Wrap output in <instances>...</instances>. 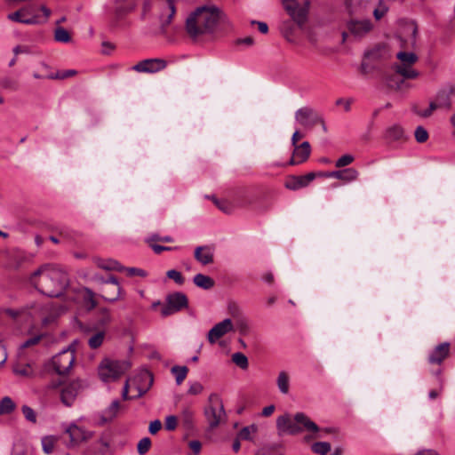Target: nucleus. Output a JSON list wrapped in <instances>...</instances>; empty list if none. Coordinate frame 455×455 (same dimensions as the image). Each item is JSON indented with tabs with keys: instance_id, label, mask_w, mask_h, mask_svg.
I'll return each instance as SVG.
<instances>
[{
	"instance_id": "f257e3e1",
	"label": "nucleus",
	"mask_w": 455,
	"mask_h": 455,
	"mask_svg": "<svg viewBox=\"0 0 455 455\" xmlns=\"http://www.w3.org/2000/svg\"><path fill=\"white\" fill-rule=\"evenodd\" d=\"M220 24L229 25L226 14L216 5L205 4L197 7L186 20V31L196 39L204 35H213Z\"/></svg>"
},
{
	"instance_id": "f03ea898",
	"label": "nucleus",
	"mask_w": 455,
	"mask_h": 455,
	"mask_svg": "<svg viewBox=\"0 0 455 455\" xmlns=\"http://www.w3.org/2000/svg\"><path fill=\"white\" fill-rule=\"evenodd\" d=\"M31 284L48 297H59L68 285L67 273L59 267L44 265L30 276Z\"/></svg>"
},
{
	"instance_id": "7ed1b4c3",
	"label": "nucleus",
	"mask_w": 455,
	"mask_h": 455,
	"mask_svg": "<svg viewBox=\"0 0 455 455\" xmlns=\"http://www.w3.org/2000/svg\"><path fill=\"white\" fill-rule=\"evenodd\" d=\"M276 428L279 435L284 434L295 435L307 431L310 433L306 440L322 437L320 428L305 413L298 412L294 415L293 420L289 414H283L276 419Z\"/></svg>"
},
{
	"instance_id": "20e7f679",
	"label": "nucleus",
	"mask_w": 455,
	"mask_h": 455,
	"mask_svg": "<svg viewBox=\"0 0 455 455\" xmlns=\"http://www.w3.org/2000/svg\"><path fill=\"white\" fill-rule=\"evenodd\" d=\"M204 414L209 427L213 429L226 421L227 414L224 409L223 402L220 395L212 393L208 397V403L204 410Z\"/></svg>"
},
{
	"instance_id": "39448f33",
	"label": "nucleus",
	"mask_w": 455,
	"mask_h": 455,
	"mask_svg": "<svg viewBox=\"0 0 455 455\" xmlns=\"http://www.w3.org/2000/svg\"><path fill=\"white\" fill-rule=\"evenodd\" d=\"M130 367L131 364L126 360L115 361L105 359L99 367V375L104 382L114 381L125 373Z\"/></svg>"
},
{
	"instance_id": "423d86ee",
	"label": "nucleus",
	"mask_w": 455,
	"mask_h": 455,
	"mask_svg": "<svg viewBox=\"0 0 455 455\" xmlns=\"http://www.w3.org/2000/svg\"><path fill=\"white\" fill-rule=\"evenodd\" d=\"M283 4L299 27H302L306 23L309 0H283Z\"/></svg>"
},
{
	"instance_id": "0eeeda50",
	"label": "nucleus",
	"mask_w": 455,
	"mask_h": 455,
	"mask_svg": "<svg viewBox=\"0 0 455 455\" xmlns=\"http://www.w3.org/2000/svg\"><path fill=\"white\" fill-rule=\"evenodd\" d=\"M75 352L70 347L63 349L54 355L52 359V364L59 375H64L69 371L75 362Z\"/></svg>"
},
{
	"instance_id": "6e6552de",
	"label": "nucleus",
	"mask_w": 455,
	"mask_h": 455,
	"mask_svg": "<svg viewBox=\"0 0 455 455\" xmlns=\"http://www.w3.org/2000/svg\"><path fill=\"white\" fill-rule=\"evenodd\" d=\"M178 0H157L158 18L163 30L172 22Z\"/></svg>"
},
{
	"instance_id": "1a4fd4ad",
	"label": "nucleus",
	"mask_w": 455,
	"mask_h": 455,
	"mask_svg": "<svg viewBox=\"0 0 455 455\" xmlns=\"http://www.w3.org/2000/svg\"><path fill=\"white\" fill-rule=\"evenodd\" d=\"M85 387V384L81 379H76L64 384L60 388V401L67 406L70 407L75 403L79 393Z\"/></svg>"
},
{
	"instance_id": "9d476101",
	"label": "nucleus",
	"mask_w": 455,
	"mask_h": 455,
	"mask_svg": "<svg viewBox=\"0 0 455 455\" xmlns=\"http://www.w3.org/2000/svg\"><path fill=\"white\" fill-rule=\"evenodd\" d=\"M188 307V298L182 292H174L166 297V304L161 309L163 316H168Z\"/></svg>"
},
{
	"instance_id": "9b49d317",
	"label": "nucleus",
	"mask_w": 455,
	"mask_h": 455,
	"mask_svg": "<svg viewBox=\"0 0 455 455\" xmlns=\"http://www.w3.org/2000/svg\"><path fill=\"white\" fill-rule=\"evenodd\" d=\"M296 121L304 127H313L322 122V116L309 107H303L295 112Z\"/></svg>"
},
{
	"instance_id": "f8f14e48",
	"label": "nucleus",
	"mask_w": 455,
	"mask_h": 455,
	"mask_svg": "<svg viewBox=\"0 0 455 455\" xmlns=\"http://www.w3.org/2000/svg\"><path fill=\"white\" fill-rule=\"evenodd\" d=\"M65 433L68 435L70 445L73 446L86 442L93 436V432L88 431L76 423H70L66 427Z\"/></svg>"
},
{
	"instance_id": "ddd939ff",
	"label": "nucleus",
	"mask_w": 455,
	"mask_h": 455,
	"mask_svg": "<svg viewBox=\"0 0 455 455\" xmlns=\"http://www.w3.org/2000/svg\"><path fill=\"white\" fill-rule=\"evenodd\" d=\"M231 331H234V324L231 319L226 318L209 331L207 339L211 344H215L219 339Z\"/></svg>"
},
{
	"instance_id": "4468645a",
	"label": "nucleus",
	"mask_w": 455,
	"mask_h": 455,
	"mask_svg": "<svg viewBox=\"0 0 455 455\" xmlns=\"http://www.w3.org/2000/svg\"><path fill=\"white\" fill-rule=\"evenodd\" d=\"M373 25L370 20H351L347 22L349 33L355 38H363L371 31Z\"/></svg>"
},
{
	"instance_id": "2eb2a0df",
	"label": "nucleus",
	"mask_w": 455,
	"mask_h": 455,
	"mask_svg": "<svg viewBox=\"0 0 455 455\" xmlns=\"http://www.w3.org/2000/svg\"><path fill=\"white\" fill-rule=\"evenodd\" d=\"M318 175L324 178L337 179L348 183L356 180L358 179L359 172L355 168H347L339 171L319 172Z\"/></svg>"
},
{
	"instance_id": "dca6fc26",
	"label": "nucleus",
	"mask_w": 455,
	"mask_h": 455,
	"mask_svg": "<svg viewBox=\"0 0 455 455\" xmlns=\"http://www.w3.org/2000/svg\"><path fill=\"white\" fill-rule=\"evenodd\" d=\"M165 67L166 61L163 59H148L136 64L133 68L138 72L156 73Z\"/></svg>"
},
{
	"instance_id": "f3484780",
	"label": "nucleus",
	"mask_w": 455,
	"mask_h": 455,
	"mask_svg": "<svg viewBox=\"0 0 455 455\" xmlns=\"http://www.w3.org/2000/svg\"><path fill=\"white\" fill-rule=\"evenodd\" d=\"M311 153V147L308 141H304L300 145L294 148L292 156L291 157L288 164L296 165L306 162Z\"/></svg>"
},
{
	"instance_id": "a211bd4d",
	"label": "nucleus",
	"mask_w": 455,
	"mask_h": 455,
	"mask_svg": "<svg viewBox=\"0 0 455 455\" xmlns=\"http://www.w3.org/2000/svg\"><path fill=\"white\" fill-rule=\"evenodd\" d=\"M195 259L202 265H209L213 262L214 251L210 246H197L194 252Z\"/></svg>"
},
{
	"instance_id": "6ab92c4d",
	"label": "nucleus",
	"mask_w": 455,
	"mask_h": 455,
	"mask_svg": "<svg viewBox=\"0 0 455 455\" xmlns=\"http://www.w3.org/2000/svg\"><path fill=\"white\" fill-rule=\"evenodd\" d=\"M450 343L443 342L435 347L428 357L430 363L440 364L449 355Z\"/></svg>"
},
{
	"instance_id": "aec40b11",
	"label": "nucleus",
	"mask_w": 455,
	"mask_h": 455,
	"mask_svg": "<svg viewBox=\"0 0 455 455\" xmlns=\"http://www.w3.org/2000/svg\"><path fill=\"white\" fill-rule=\"evenodd\" d=\"M121 409V404L118 400H114L108 407L103 410L100 413V424H105L115 419Z\"/></svg>"
},
{
	"instance_id": "412c9836",
	"label": "nucleus",
	"mask_w": 455,
	"mask_h": 455,
	"mask_svg": "<svg viewBox=\"0 0 455 455\" xmlns=\"http://www.w3.org/2000/svg\"><path fill=\"white\" fill-rule=\"evenodd\" d=\"M451 92H440L437 93L435 100L431 102L432 109H445L449 110L451 108Z\"/></svg>"
},
{
	"instance_id": "4be33fe9",
	"label": "nucleus",
	"mask_w": 455,
	"mask_h": 455,
	"mask_svg": "<svg viewBox=\"0 0 455 455\" xmlns=\"http://www.w3.org/2000/svg\"><path fill=\"white\" fill-rule=\"evenodd\" d=\"M371 3V0H345L346 9L350 14L361 13Z\"/></svg>"
},
{
	"instance_id": "5701e85b",
	"label": "nucleus",
	"mask_w": 455,
	"mask_h": 455,
	"mask_svg": "<svg viewBox=\"0 0 455 455\" xmlns=\"http://www.w3.org/2000/svg\"><path fill=\"white\" fill-rule=\"evenodd\" d=\"M94 262L98 267L104 269V270H108V271L115 270V271L122 272L124 269V266H122L117 260L113 259H104L98 258V259H94Z\"/></svg>"
},
{
	"instance_id": "b1692460",
	"label": "nucleus",
	"mask_w": 455,
	"mask_h": 455,
	"mask_svg": "<svg viewBox=\"0 0 455 455\" xmlns=\"http://www.w3.org/2000/svg\"><path fill=\"white\" fill-rule=\"evenodd\" d=\"M102 299L108 302H116L123 299V289L118 287L114 289L111 286H104L101 288Z\"/></svg>"
},
{
	"instance_id": "393cba45",
	"label": "nucleus",
	"mask_w": 455,
	"mask_h": 455,
	"mask_svg": "<svg viewBox=\"0 0 455 455\" xmlns=\"http://www.w3.org/2000/svg\"><path fill=\"white\" fill-rule=\"evenodd\" d=\"M413 64L399 63L395 66V72L404 79L418 77L419 73L411 68Z\"/></svg>"
},
{
	"instance_id": "a878e982",
	"label": "nucleus",
	"mask_w": 455,
	"mask_h": 455,
	"mask_svg": "<svg viewBox=\"0 0 455 455\" xmlns=\"http://www.w3.org/2000/svg\"><path fill=\"white\" fill-rule=\"evenodd\" d=\"M193 282L196 286L204 290H210L215 284V282L212 277L204 274H196L193 278Z\"/></svg>"
},
{
	"instance_id": "bb28decb",
	"label": "nucleus",
	"mask_w": 455,
	"mask_h": 455,
	"mask_svg": "<svg viewBox=\"0 0 455 455\" xmlns=\"http://www.w3.org/2000/svg\"><path fill=\"white\" fill-rule=\"evenodd\" d=\"M276 384L282 394L286 395L289 393L290 376L285 371H282L278 373Z\"/></svg>"
},
{
	"instance_id": "cd10ccee",
	"label": "nucleus",
	"mask_w": 455,
	"mask_h": 455,
	"mask_svg": "<svg viewBox=\"0 0 455 455\" xmlns=\"http://www.w3.org/2000/svg\"><path fill=\"white\" fill-rule=\"evenodd\" d=\"M106 332L105 331H97L92 333L88 339V345L92 349H96L100 347L105 339Z\"/></svg>"
},
{
	"instance_id": "c85d7f7f",
	"label": "nucleus",
	"mask_w": 455,
	"mask_h": 455,
	"mask_svg": "<svg viewBox=\"0 0 455 455\" xmlns=\"http://www.w3.org/2000/svg\"><path fill=\"white\" fill-rule=\"evenodd\" d=\"M258 432V427L255 424L243 427L238 433L237 438L241 440L252 441L253 436Z\"/></svg>"
},
{
	"instance_id": "c756f323",
	"label": "nucleus",
	"mask_w": 455,
	"mask_h": 455,
	"mask_svg": "<svg viewBox=\"0 0 455 455\" xmlns=\"http://www.w3.org/2000/svg\"><path fill=\"white\" fill-rule=\"evenodd\" d=\"M285 187L290 190H298L307 185L302 176H291L285 182Z\"/></svg>"
},
{
	"instance_id": "7c9ffc66",
	"label": "nucleus",
	"mask_w": 455,
	"mask_h": 455,
	"mask_svg": "<svg viewBox=\"0 0 455 455\" xmlns=\"http://www.w3.org/2000/svg\"><path fill=\"white\" fill-rule=\"evenodd\" d=\"M171 372L175 376L177 385H180L187 378L188 368L187 366L175 365L171 369Z\"/></svg>"
},
{
	"instance_id": "2f4dec72",
	"label": "nucleus",
	"mask_w": 455,
	"mask_h": 455,
	"mask_svg": "<svg viewBox=\"0 0 455 455\" xmlns=\"http://www.w3.org/2000/svg\"><path fill=\"white\" fill-rule=\"evenodd\" d=\"M404 135L403 129L397 124L392 125L386 132V136L388 140H401Z\"/></svg>"
},
{
	"instance_id": "473e14b6",
	"label": "nucleus",
	"mask_w": 455,
	"mask_h": 455,
	"mask_svg": "<svg viewBox=\"0 0 455 455\" xmlns=\"http://www.w3.org/2000/svg\"><path fill=\"white\" fill-rule=\"evenodd\" d=\"M387 84L389 88L399 91L403 88L404 82L396 72L387 78Z\"/></svg>"
},
{
	"instance_id": "72a5a7b5",
	"label": "nucleus",
	"mask_w": 455,
	"mask_h": 455,
	"mask_svg": "<svg viewBox=\"0 0 455 455\" xmlns=\"http://www.w3.org/2000/svg\"><path fill=\"white\" fill-rule=\"evenodd\" d=\"M58 442V437L54 435H47L42 438V447L43 451L46 454H50L53 451L54 446Z\"/></svg>"
},
{
	"instance_id": "f704fd0d",
	"label": "nucleus",
	"mask_w": 455,
	"mask_h": 455,
	"mask_svg": "<svg viewBox=\"0 0 455 455\" xmlns=\"http://www.w3.org/2000/svg\"><path fill=\"white\" fill-rule=\"evenodd\" d=\"M15 409V403L9 396H4L0 401V415L9 414Z\"/></svg>"
},
{
	"instance_id": "c9c22d12",
	"label": "nucleus",
	"mask_w": 455,
	"mask_h": 455,
	"mask_svg": "<svg viewBox=\"0 0 455 455\" xmlns=\"http://www.w3.org/2000/svg\"><path fill=\"white\" fill-rule=\"evenodd\" d=\"M54 39L60 43H69L71 41V36L64 28L58 26L54 29Z\"/></svg>"
},
{
	"instance_id": "e433bc0d",
	"label": "nucleus",
	"mask_w": 455,
	"mask_h": 455,
	"mask_svg": "<svg viewBox=\"0 0 455 455\" xmlns=\"http://www.w3.org/2000/svg\"><path fill=\"white\" fill-rule=\"evenodd\" d=\"M98 323L100 326H105L112 322V315L110 310L107 307H101L98 313Z\"/></svg>"
},
{
	"instance_id": "4c0bfd02",
	"label": "nucleus",
	"mask_w": 455,
	"mask_h": 455,
	"mask_svg": "<svg viewBox=\"0 0 455 455\" xmlns=\"http://www.w3.org/2000/svg\"><path fill=\"white\" fill-rule=\"evenodd\" d=\"M8 19L24 24H33L36 22L35 18H24V12L22 11H17L12 13H10L8 15Z\"/></svg>"
},
{
	"instance_id": "58836bf2",
	"label": "nucleus",
	"mask_w": 455,
	"mask_h": 455,
	"mask_svg": "<svg viewBox=\"0 0 455 455\" xmlns=\"http://www.w3.org/2000/svg\"><path fill=\"white\" fill-rule=\"evenodd\" d=\"M232 362L243 370H246L249 366L248 358L241 352L232 355Z\"/></svg>"
},
{
	"instance_id": "ea45409f",
	"label": "nucleus",
	"mask_w": 455,
	"mask_h": 455,
	"mask_svg": "<svg viewBox=\"0 0 455 455\" xmlns=\"http://www.w3.org/2000/svg\"><path fill=\"white\" fill-rule=\"evenodd\" d=\"M181 420L185 428L191 429L194 426V412L189 409H184L181 412Z\"/></svg>"
},
{
	"instance_id": "a19ab883",
	"label": "nucleus",
	"mask_w": 455,
	"mask_h": 455,
	"mask_svg": "<svg viewBox=\"0 0 455 455\" xmlns=\"http://www.w3.org/2000/svg\"><path fill=\"white\" fill-rule=\"evenodd\" d=\"M311 449L315 454L326 455L331 451V444L327 442H317L311 446Z\"/></svg>"
},
{
	"instance_id": "79ce46f5",
	"label": "nucleus",
	"mask_w": 455,
	"mask_h": 455,
	"mask_svg": "<svg viewBox=\"0 0 455 455\" xmlns=\"http://www.w3.org/2000/svg\"><path fill=\"white\" fill-rule=\"evenodd\" d=\"M397 59L400 60V63H405V64H414L418 57L413 52H400L396 54Z\"/></svg>"
},
{
	"instance_id": "37998d69",
	"label": "nucleus",
	"mask_w": 455,
	"mask_h": 455,
	"mask_svg": "<svg viewBox=\"0 0 455 455\" xmlns=\"http://www.w3.org/2000/svg\"><path fill=\"white\" fill-rule=\"evenodd\" d=\"M84 291V300L86 302L88 310H92L97 307V302L95 300L96 294L89 288H85Z\"/></svg>"
},
{
	"instance_id": "c03bdc74",
	"label": "nucleus",
	"mask_w": 455,
	"mask_h": 455,
	"mask_svg": "<svg viewBox=\"0 0 455 455\" xmlns=\"http://www.w3.org/2000/svg\"><path fill=\"white\" fill-rule=\"evenodd\" d=\"M204 387L202 383L199 381H192L189 382V387L188 389V394L191 395H197L203 393Z\"/></svg>"
},
{
	"instance_id": "a18cd8bd",
	"label": "nucleus",
	"mask_w": 455,
	"mask_h": 455,
	"mask_svg": "<svg viewBox=\"0 0 455 455\" xmlns=\"http://www.w3.org/2000/svg\"><path fill=\"white\" fill-rule=\"evenodd\" d=\"M151 446V441L148 437H144L140 440L137 450L139 454L144 455L147 453Z\"/></svg>"
},
{
	"instance_id": "49530a36",
	"label": "nucleus",
	"mask_w": 455,
	"mask_h": 455,
	"mask_svg": "<svg viewBox=\"0 0 455 455\" xmlns=\"http://www.w3.org/2000/svg\"><path fill=\"white\" fill-rule=\"evenodd\" d=\"M355 160V157L352 155L347 154L340 156L335 163V166L337 168H342L351 164Z\"/></svg>"
},
{
	"instance_id": "de8ad7c7",
	"label": "nucleus",
	"mask_w": 455,
	"mask_h": 455,
	"mask_svg": "<svg viewBox=\"0 0 455 455\" xmlns=\"http://www.w3.org/2000/svg\"><path fill=\"white\" fill-rule=\"evenodd\" d=\"M21 411H22V413L27 420H28L32 423L36 422V414L31 407H29L28 405H23L21 408Z\"/></svg>"
},
{
	"instance_id": "09e8293b",
	"label": "nucleus",
	"mask_w": 455,
	"mask_h": 455,
	"mask_svg": "<svg viewBox=\"0 0 455 455\" xmlns=\"http://www.w3.org/2000/svg\"><path fill=\"white\" fill-rule=\"evenodd\" d=\"M415 139L418 142L423 143L427 140L428 133L425 128L422 126H418L414 132Z\"/></svg>"
},
{
	"instance_id": "8fccbe9b",
	"label": "nucleus",
	"mask_w": 455,
	"mask_h": 455,
	"mask_svg": "<svg viewBox=\"0 0 455 455\" xmlns=\"http://www.w3.org/2000/svg\"><path fill=\"white\" fill-rule=\"evenodd\" d=\"M166 275L168 278L172 279L176 283H178L180 285L183 284L185 282V279L182 276V275L180 274V272H179L175 269L168 270L166 273Z\"/></svg>"
},
{
	"instance_id": "3c124183",
	"label": "nucleus",
	"mask_w": 455,
	"mask_h": 455,
	"mask_svg": "<svg viewBox=\"0 0 455 455\" xmlns=\"http://www.w3.org/2000/svg\"><path fill=\"white\" fill-rule=\"evenodd\" d=\"M123 271L126 272V275L128 276H140L145 277L147 276V272L141 268L138 267H124Z\"/></svg>"
},
{
	"instance_id": "603ef678",
	"label": "nucleus",
	"mask_w": 455,
	"mask_h": 455,
	"mask_svg": "<svg viewBox=\"0 0 455 455\" xmlns=\"http://www.w3.org/2000/svg\"><path fill=\"white\" fill-rule=\"evenodd\" d=\"M178 419L174 415H169L165 418L164 427L168 431H173L177 427Z\"/></svg>"
},
{
	"instance_id": "864d4df0",
	"label": "nucleus",
	"mask_w": 455,
	"mask_h": 455,
	"mask_svg": "<svg viewBox=\"0 0 455 455\" xmlns=\"http://www.w3.org/2000/svg\"><path fill=\"white\" fill-rule=\"evenodd\" d=\"M0 85L4 88V89H9V90H17V83L9 78V77H4L3 79H1L0 81Z\"/></svg>"
},
{
	"instance_id": "5fc2aeb1",
	"label": "nucleus",
	"mask_w": 455,
	"mask_h": 455,
	"mask_svg": "<svg viewBox=\"0 0 455 455\" xmlns=\"http://www.w3.org/2000/svg\"><path fill=\"white\" fill-rule=\"evenodd\" d=\"M214 204L217 207L224 212L229 213L231 212V206L226 201H220L216 198H213Z\"/></svg>"
},
{
	"instance_id": "6e6d98bb",
	"label": "nucleus",
	"mask_w": 455,
	"mask_h": 455,
	"mask_svg": "<svg viewBox=\"0 0 455 455\" xmlns=\"http://www.w3.org/2000/svg\"><path fill=\"white\" fill-rule=\"evenodd\" d=\"M43 335H36L28 339H27L24 343L21 344V348H26L34 345H36L42 339Z\"/></svg>"
},
{
	"instance_id": "4d7b16f0",
	"label": "nucleus",
	"mask_w": 455,
	"mask_h": 455,
	"mask_svg": "<svg viewBox=\"0 0 455 455\" xmlns=\"http://www.w3.org/2000/svg\"><path fill=\"white\" fill-rule=\"evenodd\" d=\"M162 427V422L156 419L150 422L148 431L151 435H156Z\"/></svg>"
},
{
	"instance_id": "13d9d810",
	"label": "nucleus",
	"mask_w": 455,
	"mask_h": 455,
	"mask_svg": "<svg viewBox=\"0 0 455 455\" xmlns=\"http://www.w3.org/2000/svg\"><path fill=\"white\" fill-rule=\"evenodd\" d=\"M134 381H135V379H133V380L127 379L125 381L124 388H123V392H122V396L124 400L129 399L128 393H129L130 388L134 386Z\"/></svg>"
},
{
	"instance_id": "bf43d9fd",
	"label": "nucleus",
	"mask_w": 455,
	"mask_h": 455,
	"mask_svg": "<svg viewBox=\"0 0 455 455\" xmlns=\"http://www.w3.org/2000/svg\"><path fill=\"white\" fill-rule=\"evenodd\" d=\"M106 286H111L113 287L114 289H117L118 287H121L117 278L114 275H110L107 280H106Z\"/></svg>"
},
{
	"instance_id": "052dcab7",
	"label": "nucleus",
	"mask_w": 455,
	"mask_h": 455,
	"mask_svg": "<svg viewBox=\"0 0 455 455\" xmlns=\"http://www.w3.org/2000/svg\"><path fill=\"white\" fill-rule=\"evenodd\" d=\"M351 103H352V100L348 99V100H344V99H339L337 100L336 101V104L337 105H342V107H344V109L346 112H348L351 108Z\"/></svg>"
},
{
	"instance_id": "680f3d73",
	"label": "nucleus",
	"mask_w": 455,
	"mask_h": 455,
	"mask_svg": "<svg viewBox=\"0 0 455 455\" xmlns=\"http://www.w3.org/2000/svg\"><path fill=\"white\" fill-rule=\"evenodd\" d=\"M151 249L154 251L155 253L160 254L161 252H163L164 251H172L175 248L168 247V246H162V245H158V244H152Z\"/></svg>"
},
{
	"instance_id": "e2e57ef3",
	"label": "nucleus",
	"mask_w": 455,
	"mask_h": 455,
	"mask_svg": "<svg viewBox=\"0 0 455 455\" xmlns=\"http://www.w3.org/2000/svg\"><path fill=\"white\" fill-rule=\"evenodd\" d=\"M163 236H160L159 235L157 234H153L151 235L150 236H148L147 239H146V242L148 243V244L149 245V247L151 248V245L152 244H156V242H160V238H162Z\"/></svg>"
},
{
	"instance_id": "0e129e2a",
	"label": "nucleus",
	"mask_w": 455,
	"mask_h": 455,
	"mask_svg": "<svg viewBox=\"0 0 455 455\" xmlns=\"http://www.w3.org/2000/svg\"><path fill=\"white\" fill-rule=\"evenodd\" d=\"M189 447L195 453L197 454L200 452L202 445L199 441H191L189 443Z\"/></svg>"
},
{
	"instance_id": "69168bd1",
	"label": "nucleus",
	"mask_w": 455,
	"mask_h": 455,
	"mask_svg": "<svg viewBox=\"0 0 455 455\" xmlns=\"http://www.w3.org/2000/svg\"><path fill=\"white\" fill-rule=\"evenodd\" d=\"M252 24H257L259 30L262 34H267L268 31V26L267 23L262 21H252Z\"/></svg>"
},
{
	"instance_id": "338daca9",
	"label": "nucleus",
	"mask_w": 455,
	"mask_h": 455,
	"mask_svg": "<svg viewBox=\"0 0 455 455\" xmlns=\"http://www.w3.org/2000/svg\"><path fill=\"white\" fill-rule=\"evenodd\" d=\"M316 176L320 177L318 173L316 174L315 172H309L302 177L304 179L306 185L307 186L311 181H313L315 179Z\"/></svg>"
},
{
	"instance_id": "774afa93",
	"label": "nucleus",
	"mask_w": 455,
	"mask_h": 455,
	"mask_svg": "<svg viewBox=\"0 0 455 455\" xmlns=\"http://www.w3.org/2000/svg\"><path fill=\"white\" fill-rule=\"evenodd\" d=\"M302 138V135L299 131H295L291 136V144L295 148L298 145V141Z\"/></svg>"
}]
</instances>
